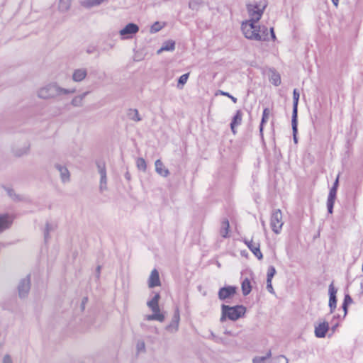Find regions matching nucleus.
<instances>
[{
    "mask_svg": "<svg viewBox=\"0 0 363 363\" xmlns=\"http://www.w3.org/2000/svg\"><path fill=\"white\" fill-rule=\"evenodd\" d=\"M333 318H332V321H339L342 320V315H341L339 313H335L334 312V313H333Z\"/></svg>",
    "mask_w": 363,
    "mask_h": 363,
    "instance_id": "41",
    "label": "nucleus"
},
{
    "mask_svg": "<svg viewBox=\"0 0 363 363\" xmlns=\"http://www.w3.org/2000/svg\"><path fill=\"white\" fill-rule=\"evenodd\" d=\"M237 291V287L228 286L220 289L218 291V298L220 300H225L232 298Z\"/></svg>",
    "mask_w": 363,
    "mask_h": 363,
    "instance_id": "13",
    "label": "nucleus"
},
{
    "mask_svg": "<svg viewBox=\"0 0 363 363\" xmlns=\"http://www.w3.org/2000/svg\"><path fill=\"white\" fill-rule=\"evenodd\" d=\"M267 289L270 294H275V291L272 286V281L267 280Z\"/></svg>",
    "mask_w": 363,
    "mask_h": 363,
    "instance_id": "40",
    "label": "nucleus"
},
{
    "mask_svg": "<svg viewBox=\"0 0 363 363\" xmlns=\"http://www.w3.org/2000/svg\"><path fill=\"white\" fill-rule=\"evenodd\" d=\"M127 116L129 119L138 122L141 121V118L140 116L139 112L136 108H130L128 110Z\"/></svg>",
    "mask_w": 363,
    "mask_h": 363,
    "instance_id": "30",
    "label": "nucleus"
},
{
    "mask_svg": "<svg viewBox=\"0 0 363 363\" xmlns=\"http://www.w3.org/2000/svg\"><path fill=\"white\" fill-rule=\"evenodd\" d=\"M137 349L139 352L144 351L145 350V343L143 342H139L137 344Z\"/></svg>",
    "mask_w": 363,
    "mask_h": 363,
    "instance_id": "42",
    "label": "nucleus"
},
{
    "mask_svg": "<svg viewBox=\"0 0 363 363\" xmlns=\"http://www.w3.org/2000/svg\"><path fill=\"white\" fill-rule=\"evenodd\" d=\"M107 1L108 0H82L79 4L84 9H89Z\"/></svg>",
    "mask_w": 363,
    "mask_h": 363,
    "instance_id": "18",
    "label": "nucleus"
},
{
    "mask_svg": "<svg viewBox=\"0 0 363 363\" xmlns=\"http://www.w3.org/2000/svg\"><path fill=\"white\" fill-rule=\"evenodd\" d=\"M17 289L19 298H25L28 296L30 289V279L28 276H26L20 280Z\"/></svg>",
    "mask_w": 363,
    "mask_h": 363,
    "instance_id": "8",
    "label": "nucleus"
},
{
    "mask_svg": "<svg viewBox=\"0 0 363 363\" xmlns=\"http://www.w3.org/2000/svg\"><path fill=\"white\" fill-rule=\"evenodd\" d=\"M242 240L258 259L260 260L263 258L262 253L260 251V244L259 242H255L252 239L247 238H244Z\"/></svg>",
    "mask_w": 363,
    "mask_h": 363,
    "instance_id": "10",
    "label": "nucleus"
},
{
    "mask_svg": "<svg viewBox=\"0 0 363 363\" xmlns=\"http://www.w3.org/2000/svg\"><path fill=\"white\" fill-rule=\"evenodd\" d=\"M273 363H289V361L285 356L280 355L273 359Z\"/></svg>",
    "mask_w": 363,
    "mask_h": 363,
    "instance_id": "39",
    "label": "nucleus"
},
{
    "mask_svg": "<svg viewBox=\"0 0 363 363\" xmlns=\"http://www.w3.org/2000/svg\"><path fill=\"white\" fill-rule=\"evenodd\" d=\"M272 356V353L270 351H268L264 355H257L253 357L252 363H266L267 360L270 359Z\"/></svg>",
    "mask_w": 363,
    "mask_h": 363,
    "instance_id": "29",
    "label": "nucleus"
},
{
    "mask_svg": "<svg viewBox=\"0 0 363 363\" xmlns=\"http://www.w3.org/2000/svg\"><path fill=\"white\" fill-rule=\"evenodd\" d=\"M175 48V43L173 40H168L163 43L162 46L157 50V54L163 51H173Z\"/></svg>",
    "mask_w": 363,
    "mask_h": 363,
    "instance_id": "28",
    "label": "nucleus"
},
{
    "mask_svg": "<svg viewBox=\"0 0 363 363\" xmlns=\"http://www.w3.org/2000/svg\"><path fill=\"white\" fill-rule=\"evenodd\" d=\"M230 233V223L227 219L221 222L220 234L223 238H228Z\"/></svg>",
    "mask_w": 363,
    "mask_h": 363,
    "instance_id": "25",
    "label": "nucleus"
},
{
    "mask_svg": "<svg viewBox=\"0 0 363 363\" xmlns=\"http://www.w3.org/2000/svg\"><path fill=\"white\" fill-rule=\"evenodd\" d=\"M299 92L297 89H294L293 91V112L292 117L297 118L298 116V104L299 100Z\"/></svg>",
    "mask_w": 363,
    "mask_h": 363,
    "instance_id": "22",
    "label": "nucleus"
},
{
    "mask_svg": "<svg viewBox=\"0 0 363 363\" xmlns=\"http://www.w3.org/2000/svg\"><path fill=\"white\" fill-rule=\"evenodd\" d=\"M332 322L333 323V325L331 328V330L334 333L337 330V327L339 326V321H332Z\"/></svg>",
    "mask_w": 363,
    "mask_h": 363,
    "instance_id": "46",
    "label": "nucleus"
},
{
    "mask_svg": "<svg viewBox=\"0 0 363 363\" xmlns=\"http://www.w3.org/2000/svg\"><path fill=\"white\" fill-rule=\"evenodd\" d=\"M347 303H342V309H343V314H342V318H345L347 313Z\"/></svg>",
    "mask_w": 363,
    "mask_h": 363,
    "instance_id": "43",
    "label": "nucleus"
},
{
    "mask_svg": "<svg viewBox=\"0 0 363 363\" xmlns=\"http://www.w3.org/2000/svg\"><path fill=\"white\" fill-rule=\"evenodd\" d=\"M136 167L140 171L145 172L147 169V164L145 160L143 157H138L136 160Z\"/></svg>",
    "mask_w": 363,
    "mask_h": 363,
    "instance_id": "34",
    "label": "nucleus"
},
{
    "mask_svg": "<svg viewBox=\"0 0 363 363\" xmlns=\"http://www.w3.org/2000/svg\"><path fill=\"white\" fill-rule=\"evenodd\" d=\"M13 221V216L10 214L0 215V233L8 229Z\"/></svg>",
    "mask_w": 363,
    "mask_h": 363,
    "instance_id": "15",
    "label": "nucleus"
},
{
    "mask_svg": "<svg viewBox=\"0 0 363 363\" xmlns=\"http://www.w3.org/2000/svg\"><path fill=\"white\" fill-rule=\"evenodd\" d=\"M74 92V89L63 88L57 83H50L40 87L37 91V95L40 99H48L62 95L72 94Z\"/></svg>",
    "mask_w": 363,
    "mask_h": 363,
    "instance_id": "3",
    "label": "nucleus"
},
{
    "mask_svg": "<svg viewBox=\"0 0 363 363\" xmlns=\"http://www.w3.org/2000/svg\"><path fill=\"white\" fill-rule=\"evenodd\" d=\"M55 168L58 170L60 179L63 183H67L70 181V173L65 166L57 164L55 165Z\"/></svg>",
    "mask_w": 363,
    "mask_h": 363,
    "instance_id": "16",
    "label": "nucleus"
},
{
    "mask_svg": "<svg viewBox=\"0 0 363 363\" xmlns=\"http://www.w3.org/2000/svg\"><path fill=\"white\" fill-rule=\"evenodd\" d=\"M265 9L264 4H250L247 7L249 19L247 21H252L259 22Z\"/></svg>",
    "mask_w": 363,
    "mask_h": 363,
    "instance_id": "7",
    "label": "nucleus"
},
{
    "mask_svg": "<svg viewBox=\"0 0 363 363\" xmlns=\"http://www.w3.org/2000/svg\"><path fill=\"white\" fill-rule=\"evenodd\" d=\"M329 301L328 306L330 308V313H334L337 307V289L335 288L333 284H330L328 287Z\"/></svg>",
    "mask_w": 363,
    "mask_h": 363,
    "instance_id": "11",
    "label": "nucleus"
},
{
    "mask_svg": "<svg viewBox=\"0 0 363 363\" xmlns=\"http://www.w3.org/2000/svg\"><path fill=\"white\" fill-rule=\"evenodd\" d=\"M269 81L274 86L280 85L281 82L280 74L274 70H270Z\"/></svg>",
    "mask_w": 363,
    "mask_h": 363,
    "instance_id": "31",
    "label": "nucleus"
},
{
    "mask_svg": "<svg viewBox=\"0 0 363 363\" xmlns=\"http://www.w3.org/2000/svg\"><path fill=\"white\" fill-rule=\"evenodd\" d=\"M156 172L162 177H167L169 174L168 169L165 167L160 160H157L155 162Z\"/></svg>",
    "mask_w": 363,
    "mask_h": 363,
    "instance_id": "17",
    "label": "nucleus"
},
{
    "mask_svg": "<svg viewBox=\"0 0 363 363\" xmlns=\"http://www.w3.org/2000/svg\"><path fill=\"white\" fill-rule=\"evenodd\" d=\"M336 194L337 193H335V189H330L327 199V208L330 214H332L333 212V206L336 199Z\"/></svg>",
    "mask_w": 363,
    "mask_h": 363,
    "instance_id": "20",
    "label": "nucleus"
},
{
    "mask_svg": "<svg viewBox=\"0 0 363 363\" xmlns=\"http://www.w3.org/2000/svg\"><path fill=\"white\" fill-rule=\"evenodd\" d=\"M162 25L159 22H155L152 26L150 27V31L152 33H157L160 31L162 28Z\"/></svg>",
    "mask_w": 363,
    "mask_h": 363,
    "instance_id": "38",
    "label": "nucleus"
},
{
    "mask_svg": "<svg viewBox=\"0 0 363 363\" xmlns=\"http://www.w3.org/2000/svg\"><path fill=\"white\" fill-rule=\"evenodd\" d=\"M216 95L225 96L226 98H230L233 103H236L237 102V99L235 97H234L233 96H232L231 94H230L228 92H225V91H222V90H218L216 93Z\"/></svg>",
    "mask_w": 363,
    "mask_h": 363,
    "instance_id": "36",
    "label": "nucleus"
},
{
    "mask_svg": "<svg viewBox=\"0 0 363 363\" xmlns=\"http://www.w3.org/2000/svg\"><path fill=\"white\" fill-rule=\"evenodd\" d=\"M329 329V323L325 319H321L314 326V335L318 338H323Z\"/></svg>",
    "mask_w": 363,
    "mask_h": 363,
    "instance_id": "9",
    "label": "nucleus"
},
{
    "mask_svg": "<svg viewBox=\"0 0 363 363\" xmlns=\"http://www.w3.org/2000/svg\"><path fill=\"white\" fill-rule=\"evenodd\" d=\"M241 289L244 296H247L250 293L252 290V286L250 281L248 279H245L243 280V281L242 282Z\"/></svg>",
    "mask_w": 363,
    "mask_h": 363,
    "instance_id": "32",
    "label": "nucleus"
},
{
    "mask_svg": "<svg viewBox=\"0 0 363 363\" xmlns=\"http://www.w3.org/2000/svg\"><path fill=\"white\" fill-rule=\"evenodd\" d=\"M351 302H352V299H351L350 296L349 295H346L345 296L343 303H347V304H348V303H350Z\"/></svg>",
    "mask_w": 363,
    "mask_h": 363,
    "instance_id": "47",
    "label": "nucleus"
},
{
    "mask_svg": "<svg viewBox=\"0 0 363 363\" xmlns=\"http://www.w3.org/2000/svg\"><path fill=\"white\" fill-rule=\"evenodd\" d=\"M284 225L283 215L279 209L272 212L270 218V226L272 231L279 235L281 233Z\"/></svg>",
    "mask_w": 363,
    "mask_h": 363,
    "instance_id": "5",
    "label": "nucleus"
},
{
    "mask_svg": "<svg viewBox=\"0 0 363 363\" xmlns=\"http://www.w3.org/2000/svg\"><path fill=\"white\" fill-rule=\"evenodd\" d=\"M87 69L84 67L77 68L73 70L72 79L73 82L79 83L84 81L87 77Z\"/></svg>",
    "mask_w": 363,
    "mask_h": 363,
    "instance_id": "14",
    "label": "nucleus"
},
{
    "mask_svg": "<svg viewBox=\"0 0 363 363\" xmlns=\"http://www.w3.org/2000/svg\"><path fill=\"white\" fill-rule=\"evenodd\" d=\"M72 5V0H59L57 4V9L61 13L67 12Z\"/></svg>",
    "mask_w": 363,
    "mask_h": 363,
    "instance_id": "23",
    "label": "nucleus"
},
{
    "mask_svg": "<svg viewBox=\"0 0 363 363\" xmlns=\"http://www.w3.org/2000/svg\"><path fill=\"white\" fill-rule=\"evenodd\" d=\"M3 363H13V361L10 356L5 355L3 358Z\"/></svg>",
    "mask_w": 363,
    "mask_h": 363,
    "instance_id": "44",
    "label": "nucleus"
},
{
    "mask_svg": "<svg viewBox=\"0 0 363 363\" xmlns=\"http://www.w3.org/2000/svg\"><path fill=\"white\" fill-rule=\"evenodd\" d=\"M242 120V113L241 111L238 110L235 113V115L233 116L232 119V122L230 123V128L233 134L236 133L235 128L241 124Z\"/></svg>",
    "mask_w": 363,
    "mask_h": 363,
    "instance_id": "19",
    "label": "nucleus"
},
{
    "mask_svg": "<svg viewBox=\"0 0 363 363\" xmlns=\"http://www.w3.org/2000/svg\"><path fill=\"white\" fill-rule=\"evenodd\" d=\"M99 172L100 174V189H106V184H107V179H106V169L104 165H99Z\"/></svg>",
    "mask_w": 363,
    "mask_h": 363,
    "instance_id": "21",
    "label": "nucleus"
},
{
    "mask_svg": "<svg viewBox=\"0 0 363 363\" xmlns=\"http://www.w3.org/2000/svg\"><path fill=\"white\" fill-rule=\"evenodd\" d=\"M241 30L244 36L247 39L257 41L269 40L267 28L264 26H260L257 21H243L241 24Z\"/></svg>",
    "mask_w": 363,
    "mask_h": 363,
    "instance_id": "1",
    "label": "nucleus"
},
{
    "mask_svg": "<svg viewBox=\"0 0 363 363\" xmlns=\"http://www.w3.org/2000/svg\"><path fill=\"white\" fill-rule=\"evenodd\" d=\"M338 182H339V179H338V177L335 179L334 184H333V186L331 187L330 189H335V193H337V186H338Z\"/></svg>",
    "mask_w": 363,
    "mask_h": 363,
    "instance_id": "45",
    "label": "nucleus"
},
{
    "mask_svg": "<svg viewBox=\"0 0 363 363\" xmlns=\"http://www.w3.org/2000/svg\"><path fill=\"white\" fill-rule=\"evenodd\" d=\"M270 36H271V38H272V39L273 40H275V39H276V35H275V34H274V28H270Z\"/></svg>",
    "mask_w": 363,
    "mask_h": 363,
    "instance_id": "48",
    "label": "nucleus"
},
{
    "mask_svg": "<svg viewBox=\"0 0 363 363\" xmlns=\"http://www.w3.org/2000/svg\"><path fill=\"white\" fill-rule=\"evenodd\" d=\"M189 77V73L184 74L179 77V78L178 79V83H177V87L179 89L183 88L184 85L187 82Z\"/></svg>",
    "mask_w": 363,
    "mask_h": 363,
    "instance_id": "35",
    "label": "nucleus"
},
{
    "mask_svg": "<svg viewBox=\"0 0 363 363\" xmlns=\"http://www.w3.org/2000/svg\"><path fill=\"white\" fill-rule=\"evenodd\" d=\"M86 95V93H83L75 96L71 101V104L75 107H81L84 104V100Z\"/></svg>",
    "mask_w": 363,
    "mask_h": 363,
    "instance_id": "26",
    "label": "nucleus"
},
{
    "mask_svg": "<svg viewBox=\"0 0 363 363\" xmlns=\"http://www.w3.org/2000/svg\"><path fill=\"white\" fill-rule=\"evenodd\" d=\"M270 114V111L269 108H266L264 109L262 113V118L261 121V124L259 126V133L262 138H263V128H264V124L267 122L269 119V116Z\"/></svg>",
    "mask_w": 363,
    "mask_h": 363,
    "instance_id": "27",
    "label": "nucleus"
},
{
    "mask_svg": "<svg viewBox=\"0 0 363 363\" xmlns=\"http://www.w3.org/2000/svg\"><path fill=\"white\" fill-rule=\"evenodd\" d=\"M139 26L134 23H128L123 27L118 34L123 40L132 39L139 31Z\"/></svg>",
    "mask_w": 363,
    "mask_h": 363,
    "instance_id": "6",
    "label": "nucleus"
},
{
    "mask_svg": "<svg viewBox=\"0 0 363 363\" xmlns=\"http://www.w3.org/2000/svg\"><path fill=\"white\" fill-rule=\"evenodd\" d=\"M179 320H180L179 312V310L177 309L175 311V313L174 315L172 322L167 326V328L168 330H173L174 331H177L179 328Z\"/></svg>",
    "mask_w": 363,
    "mask_h": 363,
    "instance_id": "24",
    "label": "nucleus"
},
{
    "mask_svg": "<svg viewBox=\"0 0 363 363\" xmlns=\"http://www.w3.org/2000/svg\"><path fill=\"white\" fill-rule=\"evenodd\" d=\"M291 126H292V131H293V140L295 144L298 143V138H297V133H298V121L297 118L295 117H292L291 118Z\"/></svg>",
    "mask_w": 363,
    "mask_h": 363,
    "instance_id": "33",
    "label": "nucleus"
},
{
    "mask_svg": "<svg viewBox=\"0 0 363 363\" xmlns=\"http://www.w3.org/2000/svg\"><path fill=\"white\" fill-rule=\"evenodd\" d=\"M220 321L223 323L228 320L236 321L243 318L247 312V308L242 305L230 306L223 304L220 307Z\"/></svg>",
    "mask_w": 363,
    "mask_h": 363,
    "instance_id": "4",
    "label": "nucleus"
},
{
    "mask_svg": "<svg viewBox=\"0 0 363 363\" xmlns=\"http://www.w3.org/2000/svg\"><path fill=\"white\" fill-rule=\"evenodd\" d=\"M276 274V269L274 267L270 266L267 269V280L272 281V279Z\"/></svg>",
    "mask_w": 363,
    "mask_h": 363,
    "instance_id": "37",
    "label": "nucleus"
},
{
    "mask_svg": "<svg viewBox=\"0 0 363 363\" xmlns=\"http://www.w3.org/2000/svg\"><path fill=\"white\" fill-rule=\"evenodd\" d=\"M160 300V294L158 292H154L147 301V306L152 311V313L145 316L146 320H155L160 323H163L165 320L166 313L161 310L159 306Z\"/></svg>",
    "mask_w": 363,
    "mask_h": 363,
    "instance_id": "2",
    "label": "nucleus"
},
{
    "mask_svg": "<svg viewBox=\"0 0 363 363\" xmlns=\"http://www.w3.org/2000/svg\"><path fill=\"white\" fill-rule=\"evenodd\" d=\"M335 7L338 6L339 0H331Z\"/></svg>",
    "mask_w": 363,
    "mask_h": 363,
    "instance_id": "49",
    "label": "nucleus"
},
{
    "mask_svg": "<svg viewBox=\"0 0 363 363\" xmlns=\"http://www.w3.org/2000/svg\"><path fill=\"white\" fill-rule=\"evenodd\" d=\"M147 286L150 289L161 286L160 274L156 269H154L151 271L147 278Z\"/></svg>",
    "mask_w": 363,
    "mask_h": 363,
    "instance_id": "12",
    "label": "nucleus"
}]
</instances>
